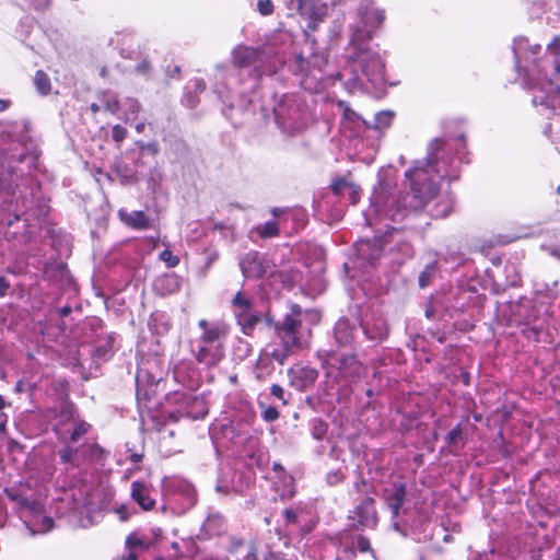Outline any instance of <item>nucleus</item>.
<instances>
[{"label": "nucleus", "instance_id": "59", "mask_svg": "<svg viewBox=\"0 0 560 560\" xmlns=\"http://www.w3.org/2000/svg\"><path fill=\"white\" fill-rule=\"evenodd\" d=\"M341 480H342V476L339 472H337V471L329 472L327 475V481L330 485H336V483L340 482Z\"/></svg>", "mask_w": 560, "mask_h": 560}, {"label": "nucleus", "instance_id": "36", "mask_svg": "<svg viewBox=\"0 0 560 560\" xmlns=\"http://www.w3.org/2000/svg\"><path fill=\"white\" fill-rule=\"evenodd\" d=\"M136 144L139 149L138 160H140V158L145 154H151L153 158H155L160 152V147L156 141H151L148 143H144L142 141H137Z\"/></svg>", "mask_w": 560, "mask_h": 560}, {"label": "nucleus", "instance_id": "9", "mask_svg": "<svg viewBox=\"0 0 560 560\" xmlns=\"http://www.w3.org/2000/svg\"><path fill=\"white\" fill-rule=\"evenodd\" d=\"M167 399L177 405L176 410L168 413L173 421H177L180 417L200 419L208 413L206 399L192 392H175Z\"/></svg>", "mask_w": 560, "mask_h": 560}, {"label": "nucleus", "instance_id": "37", "mask_svg": "<svg viewBox=\"0 0 560 560\" xmlns=\"http://www.w3.org/2000/svg\"><path fill=\"white\" fill-rule=\"evenodd\" d=\"M90 423H88L84 420H77V425L69 436V444L78 442L83 435H85L90 431Z\"/></svg>", "mask_w": 560, "mask_h": 560}, {"label": "nucleus", "instance_id": "42", "mask_svg": "<svg viewBox=\"0 0 560 560\" xmlns=\"http://www.w3.org/2000/svg\"><path fill=\"white\" fill-rule=\"evenodd\" d=\"M256 231L264 238L273 237V236L278 235V233H279L278 225L275 221H269L262 225L257 226Z\"/></svg>", "mask_w": 560, "mask_h": 560}, {"label": "nucleus", "instance_id": "6", "mask_svg": "<svg viewBox=\"0 0 560 560\" xmlns=\"http://www.w3.org/2000/svg\"><path fill=\"white\" fill-rule=\"evenodd\" d=\"M388 214L389 212H364L365 223L375 230L376 235L374 241L364 240L357 244L355 255L360 260L373 265L380 259L383 238L389 234V231H396L387 223L392 220Z\"/></svg>", "mask_w": 560, "mask_h": 560}, {"label": "nucleus", "instance_id": "19", "mask_svg": "<svg viewBox=\"0 0 560 560\" xmlns=\"http://www.w3.org/2000/svg\"><path fill=\"white\" fill-rule=\"evenodd\" d=\"M122 223L133 230H149L155 226V220L145 215V212H118Z\"/></svg>", "mask_w": 560, "mask_h": 560}, {"label": "nucleus", "instance_id": "54", "mask_svg": "<svg viewBox=\"0 0 560 560\" xmlns=\"http://www.w3.org/2000/svg\"><path fill=\"white\" fill-rule=\"evenodd\" d=\"M283 517L285 524H295L298 522V512L292 508H288L283 511Z\"/></svg>", "mask_w": 560, "mask_h": 560}, {"label": "nucleus", "instance_id": "23", "mask_svg": "<svg viewBox=\"0 0 560 560\" xmlns=\"http://www.w3.org/2000/svg\"><path fill=\"white\" fill-rule=\"evenodd\" d=\"M258 49L247 46H237L232 52V61L237 68H246L255 65L258 60Z\"/></svg>", "mask_w": 560, "mask_h": 560}, {"label": "nucleus", "instance_id": "15", "mask_svg": "<svg viewBox=\"0 0 560 560\" xmlns=\"http://www.w3.org/2000/svg\"><path fill=\"white\" fill-rule=\"evenodd\" d=\"M328 355L329 364L336 366L342 377L353 380L362 374L363 366L354 354L337 357L334 353H329Z\"/></svg>", "mask_w": 560, "mask_h": 560}, {"label": "nucleus", "instance_id": "62", "mask_svg": "<svg viewBox=\"0 0 560 560\" xmlns=\"http://www.w3.org/2000/svg\"><path fill=\"white\" fill-rule=\"evenodd\" d=\"M244 560H258L255 547H250L247 555L244 557Z\"/></svg>", "mask_w": 560, "mask_h": 560}, {"label": "nucleus", "instance_id": "13", "mask_svg": "<svg viewBox=\"0 0 560 560\" xmlns=\"http://www.w3.org/2000/svg\"><path fill=\"white\" fill-rule=\"evenodd\" d=\"M5 493L21 511H27L34 515L42 512V504L30 486L22 485L18 490L5 489Z\"/></svg>", "mask_w": 560, "mask_h": 560}, {"label": "nucleus", "instance_id": "63", "mask_svg": "<svg viewBox=\"0 0 560 560\" xmlns=\"http://www.w3.org/2000/svg\"><path fill=\"white\" fill-rule=\"evenodd\" d=\"M354 548L353 546H345L343 548V557L346 559L352 558L354 556Z\"/></svg>", "mask_w": 560, "mask_h": 560}, {"label": "nucleus", "instance_id": "30", "mask_svg": "<svg viewBox=\"0 0 560 560\" xmlns=\"http://www.w3.org/2000/svg\"><path fill=\"white\" fill-rule=\"evenodd\" d=\"M58 454L62 464H67L75 468H80L82 466L80 447L74 448L70 444H66Z\"/></svg>", "mask_w": 560, "mask_h": 560}, {"label": "nucleus", "instance_id": "47", "mask_svg": "<svg viewBox=\"0 0 560 560\" xmlns=\"http://www.w3.org/2000/svg\"><path fill=\"white\" fill-rule=\"evenodd\" d=\"M160 259L164 261L170 268H173L179 264V258L173 255V253L167 248L161 252Z\"/></svg>", "mask_w": 560, "mask_h": 560}, {"label": "nucleus", "instance_id": "32", "mask_svg": "<svg viewBox=\"0 0 560 560\" xmlns=\"http://www.w3.org/2000/svg\"><path fill=\"white\" fill-rule=\"evenodd\" d=\"M171 150L182 161L190 159L191 150L189 144L183 138H174L171 141Z\"/></svg>", "mask_w": 560, "mask_h": 560}, {"label": "nucleus", "instance_id": "43", "mask_svg": "<svg viewBox=\"0 0 560 560\" xmlns=\"http://www.w3.org/2000/svg\"><path fill=\"white\" fill-rule=\"evenodd\" d=\"M128 130L124 126L117 124L112 127V139L119 149L121 143L127 139Z\"/></svg>", "mask_w": 560, "mask_h": 560}, {"label": "nucleus", "instance_id": "26", "mask_svg": "<svg viewBox=\"0 0 560 560\" xmlns=\"http://www.w3.org/2000/svg\"><path fill=\"white\" fill-rule=\"evenodd\" d=\"M174 378L184 385H187L189 387L194 386L196 384V381L194 380L195 376V370L191 369L190 362H179L175 365L173 370Z\"/></svg>", "mask_w": 560, "mask_h": 560}, {"label": "nucleus", "instance_id": "31", "mask_svg": "<svg viewBox=\"0 0 560 560\" xmlns=\"http://www.w3.org/2000/svg\"><path fill=\"white\" fill-rule=\"evenodd\" d=\"M164 179V174L160 167H153L150 170L147 178L148 189L155 195H162V183Z\"/></svg>", "mask_w": 560, "mask_h": 560}, {"label": "nucleus", "instance_id": "38", "mask_svg": "<svg viewBox=\"0 0 560 560\" xmlns=\"http://www.w3.org/2000/svg\"><path fill=\"white\" fill-rule=\"evenodd\" d=\"M327 428V424L322 419L315 418L311 422V434L315 440L320 441L325 438Z\"/></svg>", "mask_w": 560, "mask_h": 560}, {"label": "nucleus", "instance_id": "18", "mask_svg": "<svg viewBox=\"0 0 560 560\" xmlns=\"http://www.w3.org/2000/svg\"><path fill=\"white\" fill-rule=\"evenodd\" d=\"M113 175L121 185H133L138 182V161L133 166L125 163L121 159H116L112 172L106 173L109 180H114Z\"/></svg>", "mask_w": 560, "mask_h": 560}, {"label": "nucleus", "instance_id": "11", "mask_svg": "<svg viewBox=\"0 0 560 560\" xmlns=\"http://www.w3.org/2000/svg\"><path fill=\"white\" fill-rule=\"evenodd\" d=\"M232 311L245 335H252L261 320L260 314L254 310V300L243 291H238L233 298Z\"/></svg>", "mask_w": 560, "mask_h": 560}, {"label": "nucleus", "instance_id": "41", "mask_svg": "<svg viewBox=\"0 0 560 560\" xmlns=\"http://www.w3.org/2000/svg\"><path fill=\"white\" fill-rule=\"evenodd\" d=\"M350 183L343 177H336L331 180L329 187L335 196H345Z\"/></svg>", "mask_w": 560, "mask_h": 560}, {"label": "nucleus", "instance_id": "5", "mask_svg": "<svg viewBox=\"0 0 560 560\" xmlns=\"http://www.w3.org/2000/svg\"><path fill=\"white\" fill-rule=\"evenodd\" d=\"M198 326L201 335L192 348L195 359L207 368L215 366L224 358L223 339L226 329L223 324L209 323L207 319H200Z\"/></svg>", "mask_w": 560, "mask_h": 560}, {"label": "nucleus", "instance_id": "52", "mask_svg": "<svg viewBox=\"0 0 560 560\" xmlns=\"http://www.w3.org/2000/svg\"><path fill=\"white\" fill-rule=\"evenodd\" d=\"M152 69L151 62L148 59L141 60L136 67L135 71L138 74L148 75L150 74Z\"/></svg>", "mask_w": 560, "mask_h": 560}, {"label": "nucleus", "instance_id": "55", "mask_svg": "<svg viewBox=\"0 0 560 560\" xmlns=\"http://www.w3.org/2000/svg\"><path fill=\"white\" fill-rule=\"evenodd\" d=\"M270 394L278 398L279 400L282 401L283 405L287 404V399L284 398V389L282 386L278 385V384H273L271 387H270Z\"/></svg>", "mask_w": 560, "mask_h": 560}, {"label": "nucleus", "instance_id": "50", "mask_svg": "<svg viewBox=\"0 0 560 560\" xmlns=\"http://www.w3.org/2000/svg\"><path fill=\"white\" fill-rule=\"evenodd\" d=\"M126 548L129 550H132L135 548H142L144 547V542L141 538L136 536L135 534H130L126 539Z\"/></svg>", "mask_w": 560, "mask_h": 560}, {"label": "nucleus", "instance_id": "48", "mask_svg": "<svg viewBox=\"0 0 560 560\" xmlns=\"http://www.w3.org/2000/svg\"><path fill=\"white\" fill-rule=\"evenodd\" d=\"M257 10L261 15L267 16L272 14L275 7L271 0H259L257 3Z\"/></svg>", "mask_w": 560, "mask_h": 560}, {"label": "nucleus", "instance_id": "51", "mask_svg": "<svg viewBox=\"0 0 560 560\" xmlns=\"http://www.w3.org/2000/svg\"><path fill=\"white\" fill-rule=\"evenodd\" d=\"M183 103L185 106L189 108H195L199 103L198 94L191 92L185 93L183 97Z\"/></svg>", "mask_w": 560, "mask_h": 560}, {"label": "nucleus", "instance_id": "28", "mask_svg": "<svg viewBox=\"0 0 560 560\" xmlns=\"http://www.w3.org/2000/svg\"><path fill=\"white\" fill-rule=\"evenodd\" d=\"M97 98L110 114L117 115L120 110V102L116 93L109 90H102L97 92Z\"/></svg>", "mask_w": 560, "mask_h": 560}, {"label": "nucleus", "instance_id": "25", "mask_svg": "<svg viewBox=\"0 0 560 560\" xmlns=\"http://www.w3.org/2000/svg\"><path fill=\"white\" fill-rule=\"evenodd\" d=\"M154 289L161 295L174 294L180 289V279L175 273H167L154 281Z\"/></svg>", "mask_w": 560, "mask_h": 560}, {"label": "nucleus", "instance_id": "8", "mask_svg": "<svg viewBox=\"0 0 560 560\" xmlns=\"http://www.w3.org/2000/svg\"><path fill=\"white\" fill-rule=\"evenodd\" d=\"M547 51L553 56L555 73L541 83L540 94L533 97V103L560 113V38H555L547 46Z\"/></svg>", "mask_w": 560, "mask_h": 560}, {"label": "nucleus", "instance_id": "53", "mask_svg": "<svg viewBox=\"0 0 560 560\" xmlns=\"http://www.w3.org/2000/svg\"><path fill=\"white\" fill-rule=\"evenodd\" d=\"M341 213L342 212H324V211H320V212H315V217H316V219H318L320 221H327L328 223H330V221H329L330 217H334V220L338 221V220H341V218H342Z\"/></svg>", "mask_w": 560, "mask_h": 560}, {"label": "nucleus", "instance_id": "3", "mask_svg": "<svg viewBox=\"0 0 560 560\" xmlns=\"http://www.w3.org/2000/svg\"><path fill=\"white\" fill-rule=\"evenodd\" d=\"M302 307L299 304H292L290 313L275 325V331L280 345L272 346V355L279 365H283L289 357L303 349L306 343L302 326Z\"/></svg>", "mask_w": 560, "mask_h": 560}, {"label": "nucleus", "instance_id": "46", "mask_svg": "<svg viewBox=\"0 0 560 560\" xmlns=\"http://www.w3.org/2000/svg\"><path fill=\"white\" fill-rule=\"evenodd\" d=\"M463 431L460 424L454 427L446 435V442L451 447H456L457 443L462 440Z\"/></svg>", "mask_w": 560, "mask_h": 560}, {"label": "nucleus", "instance_id": "2", "mask_svg": "<svg viewBox=\"0 0 560 560\" xmlns=\"http://www.w3.org/2000/svg\"><path fill=\"white\" fill-rule=\"evenodd\" d=\"M468 155L464 133L456 138H435L430 141L425 160L415 162V165L405 172L410 192L416 199V207H427L438 196L440 186L433 180L432 174L440 180H458L460 165L470 163Z\"/></svg>", "mask_w": 560, "mask_h": 560}, {"label": "nucleus", "instance_id": "21", "mask_svg": "<svg viewBox=\"0 0 560 560\" xmlns=\"http://www.w3.org/2000/svg\"><path fill=\"white\" fill-rule=\"evenodd\" d=\"M275 357L272 355V346H268L259 355L256 366L255 375L259 381H266L275 372L273 366Z\"/></svg>", "mask_w": 560, "mask_h": 560}, {"label": "nucleus", "instance_id": "56", "mask_svg": "<svg viewBox=\"0 0 560 560\" xmlns=\"http://www.w3.org/2000/svg\"><path fill=\"white\" fill-rule=\"evenodd\" d=\"M128 112L132 115H137L141 110V104L136 98H127Z\"/></svg>", "mask_w": 560, "mask_h": 560}, {"label": "nucleus", "instance_id": "60", "mask_svg": "<svg viewBox=\"0 0 560 560\" xmlns=\"http://www.w3.org/2000/svg\"><path fill=\"white\" fill-rule=\"evenodd\" d=\"M551 139L556 149L560 152V127L552 132Z\"/></svg>", "mask_w": 560, "mask_h": 560}, {"label": "nucleus", "instance_id": "16", "mask_svg": "<svg viewBox=\"0 0 560 560\" xmlns=\"http://www.w3.org/2000/svg\"><path fill=\"white\" fill-rule=\"evenodd\" d=\"M406 482L399 478L384 489V500L394 516H398L406 499Z\"/></svg>", "mask_w": 560, "mask_h": 560}, {"label": "nucleus", "instance_id": "20", "mask_svg": "<svg viewBox=\"0 0 560 560\" xmlns=\"http://www.w3.org/2000/svg\"><path fill=\"white\" fill-rule=\"evenodd\" d=\"M362 327L370 340L383 341L388 336V326L382 316H375L371 320H365Z\"/></svg>", "mask_w": 560, "mask_h": 560}, {"label": "nucleus", "instance_id": "1", "mask_svg": "<svg viewBox=\"0 0 560 560\" xmlns=\"http://www.w3.org/2000/svg\"><path fill=\"white\" fill-rule=\"evenodd\" d=\"M4 141L11 142L14 148H2V202L28 210V196L33 197L30 173L40 155L31 136L30 120L2 122V143Z\"/></svg>", "mask_w": 560, "mask_h": 560}, {"label": "nucleus", "instance_id": "24", "mask_svg": "<svg viewBox=\"0 0 560 560\" xmlns=\"http://www.w3.org/2000/svg\"><path fill=\"white\" fill-rule=\"evenodd\" d=\"M355 326L349 319L340 318L334 327V337L339 346L350 345L354 339Z\"/></svg>", "mask_w": 560, "mask_h": 560}, {"label": "nucleus", "instance_id": "27", "mask_svg": "<svg viewBox=\"0 0 560 560\" xmlns=\"http://www.w3.org/2000/svg\"><path fill=\"white\" fill-rule=\"evenodd\" d=\"M149 328L153 334L164 335L171 328L168 317L162 312H154L149 319Z\"/></svg>", "mask_w": 560, "mask_h": 560}, {"label": "nucleus", "instance_id": "4", "mask_svg": "<svg viewBox=\"0 0 560 560\" xmlns=\"http://www.w3.org/2000/svg\"><path fill=\"white\" fill-rule=\"evenodd\" d=\"M370 205L373 210H421L424 207H416L412 194H398L397 182L388 170L381 168L377 172V183L370 196Z\"/></svg>", "mask_w": 560, "mask_h": 560}, {"label": "nucleus", "instance_id": "33", "mask_svg": "<svg viewBox=\"0 0 560 560\" xmlns=\"http://www.w3.org/2000/svg\"><path fill=\"white\" fill-rule=\"evenodd\" d=\"M34 85L40 95H48L51 91V83L48 74L44 70H37L34 75Z\"/></svg>", "mask_w": 560, "mask_h": 560}, {"label": "nucleus", "instance_id": "17", "mask_svg": "<svg viewBox=\"0 0 560 560\" xmlns=\"http://www.w3.org/2000/svg\"><path fill=\"white\" fill-rule=\"evenodd\" d=\"M241 270L246 278H260L267 271V264L261 254L247 253L240 261Z\"/></svg>", "mask_w": 560, "mask_h": 560}, {"label": "nucleus", "instance_id": "29", "mask_svg": "<svg viewBox=\"0 0 560 560\" xmlns=\"http://www.w3.org/2000/svg\"><path fill=\"white\" fill-rule=\"evenodd\" d=\"M81 463L98 462L103 456V448L96 443H86L80 446Z\"/></svg>", "mask_w": 560, "mask_h": 560}, {"label": "nucleus", "instance_id": "58", "mask_svg": "<svg viewBox=\"0 0 560 560\" xmlns=\"http://www.w3.org/2000/svg\"><path fill=\"white\" fill-rule=\"evenodd\" d=\"M192 82L194 93L199 94L206 90V82L202 79L196 78Z\"/></svg>", "mask_w": 560, "mask_h": 560}, {"label": "nucleus", "instance_id": "64", "mask_svg": "<svg viewBox=\"0 0 560 560\" xmlns=\"http://www.w3.org/2000/svg\"><path fill=\"white\" fill-rule=\"evenodd\" d=\"M119 560H139V559H138L137 553H135L132 550H129V552Z\"/></svg>", "mask_w": 560, "mask_h": 560}, {"label": "nucleus", "instance_id": "35", "mask_svg": "<svg viewBox=\"0 0 560 560\" xmlns=\"http://www.w3.org/2000/svg\"><path fill=\"white\" fill-rule=\"evenodd\" d=\"M436 270H438L436 261H432V262L428 264L419 275V279H418L419 287L422 289L427 288L431 283L432 279L435 277Z\"/></svg>", "mask_w": 560, "mask_h": 560}, {"label": "nucleus", "instance_id": "34", "mask_svg": "<svg viewBox=\"0 0 560 560\" xmlns=\"http://www.w3.org/2000/svg\"><path fill=\"white\" fill-rule=\"evenodd\" d=\"M385 20V12L381 9H371L363 13L362 21L371 27H378Z\"/></svg>", "mask_w": 560, "mask_h": 560}, {"label": "nucleus", "instance_id": "22", "mask_svg": "<svg viewBox=\"0 0 560 560\" xmlns=\"http://www.w3.org/2000/svg\"><path fill=\"white\" fill-rule=\"evenodd\" d=\"M131 498L144 510L150 511L155 505V500L151 497V490L140 481L131 483Z\"/></svg>", "mask_w": 560, "mask_h": 560}, {"label": "nucleus", "instance_id": "40", "mask_svg": "<svg viewBox=\"0 0 560 560\" xmlns=\"http://www.w3.org/2000/svg\"><path fill=\"white\" fill-rule=\"evenodd\" d=\"M307 67H308V61L302 55H294L289 60V68L294 73H303V72H305L307 70Z\"/></svg>", "mask_w": 560, "mask_h": 560}, {"label": "nucleus", "instance_id": "10", "mask_svg": "<svg viewBox=\"0 0 560 560\" xmlns=\"http://www.w3.org/2000/svg\"><path fill=\"white\" fill-rule=\"evenodd\" d=\"M353 52L350 59L358 63L368 81L375 82L382 78L384 62L381 56L373 51L366 43L355 44L352 42Z\"/></svg>", "mask_w": 560, "mask_h": 560}, {"label": "nucleus", "instance_id": "14", "mask_svg": "<svg viewBox=\"0 0 560 560\" xmlns=\"http://www.w3.org/2000/svg\"><path fill=\"white\" fill-rule=\"evenodd\" d=\"M77 420H82L72 405H66L61 408L56 418L55 432L58 440L69 444L70 433L77 425Z\"/></svg>", "mask_w": 560, "mask_h": 560}, {"label": "nucleus", "instance_id": "61", "mask_svg": "<svg viewBox=\"0 0 560 560\" xmlns=\"http://www.w3.org/2000/svg\"><path fill=\"white\" fill-rule=\"evenodd\" d=\"M302 373L304 374V376L310 380V381H315L316 376H317V373L316 371H314L313 369H303L302 370Z\"/></svg>", "mask_w": 560, "mask_h": 560}, {"label": "nucleus", "instance_id": "57", "mask_svg": "<svg viewBox=\"0 0 560 560\" xmlns=\"http://www.w3.org/2000/svg\"><path fill=\"white\" fill-rule=\"evenodd\" d=\"M357 546H358V549L361 552H365V551H369L371 549L370 540L366 537H364V536H358V538H357Z\"/></svg>", "mask_w": 560, "mask_h": 560}, {"label": "nucleus", "instance_id": "49", "mask_svg": "<svg viewBox=\"0 0 560 560\" xmlns=\"http://www.w3.org/2000/svg\"><path fill=\"white\" fill-rule=\"evenodd\" d=\"M30 5L32 9H34L37 12H45L51 8L52 1L51 0H28Z\"/></svg>", "mask_w": 560, "mask_h": 560}, {"label": "nucleus", "instance_id": "7", "mask_svg": "<svg viewBox=\"0 0 560 560\" xmlns=\"http://www.w3.org/2000/svg\"><path fill=\"white\" fill-rule=\"evenodd\" d=\"M277 125L284 131L293 133L304 128L306 124V106L294 94H284L273 107Z\"/></svg>", "mask_w": 560, "mask_h": 560}, {"label": "nucleus", "instance_id": "39", "mask_svg": "<svg viewBox=\"0 0 560 560\" xmlns=\"http://www.w3.org/2000/svg\"><path fill=\"white\" fill-rule=\"evenodd\" d=\"M393 113L389 110H383L377 113L374 117V124L372 127L375 129H383L389 127L393 120Z\"/></svg>", "mask_w": 560, "mask_h": 560}, {"label": "nucleus", "instance_id": "44", "mask_svg": "<svg viewBox=\"0 0 560 560\" xmlns=\"http://www.w3.org/2000/svg\"><path fill=\"white\" fill-rule=\"evenodd\" d=\"M259 407L261 408V418L267 422H273L280 416L276 407L267 406L262 402H259Z\"/></svg>", "mask_w": 560, "mask_h": 560}, {"label": "nucleus", "instance_id": "45", "mask_svg": "<svg viewBox=\"0 0 560 560\" xmlns=\"http://www.w3.org/2000/svg\"><path fill=\"white\" fill-rule=\"evenodd\" d=\"M346 194L350 201V205L355 206L361 198L362 188L359 185H355L354 183H350L348 189L346 190Z\"/></svg>", "mask_w": 560, "mask_h": 560}, {"label": "nucleus", "instance_id": "12", "mask_svg": "<svg viewBox=\"0 0 560 560\" xmlns=\"http://www.w3.org/2000/svg\"><path fill=\"white\" fill-rule=\"evenodd\" d=\"M349 518L352 521V525L355 528H374L377 524V514L374 499L370 497L364 498L353 509V511H351Z\"/></svg>", "mask_w": 560, "mask_h": 560}]
</instances>
